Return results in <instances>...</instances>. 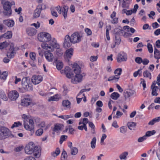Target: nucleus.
<instances>
[{"label":"nucleus","mask_w":160,"mask_h":160,"mask_svg":"<svg viewBox=\"0 0 160 160\" xmlns=\"http://www.w3.org/2000/svg\"><path fill=\"white\" fill-rule=\"evenodd\" d=\"M154 57L158 60L160 58V51L156 48H154Z\"/></svg>","instance_id":"bb28decb"},{"label":"nucleus","mask_w":160,"mask_h":160,"mask_svg":"<svg viewBox=\"0 0 160 160\" xmlns=\"http://www.w3.org/2000/svg\"><path fill=\"white\" fill-rule=\"evenodd\" d=\"M41 8L40 5H39L37 6V8L34 10L33 16L35 18L39 17L40 16L41 12V9L39 8Z\"/></svg>","instance_id":"2eb2a0df"},{"label":"nucleus","mask_w":160,"mask_h":160,"mask_svg":"<svg viewBox=\"0 0 160 160\" xmlns=\"http://www.w3.org/2000/svg\"><path fill=\"white\" fill-rule=\"evenodd\" d=\"M9 137L12 138L14 136L8 128L4 127H0V139L2 140Z\"/></svg>","instance_id":"7ed1b4c3"},{"label":"nucleus","mask_w":160,"mask_h":160,"mask_svg":"<svg viewBox=\"0 0 160 160\" xmlns=\"http://www.w3.org/2000/svg\"><path fill=\"white\" fill-rule=\"evenodd\" d=\"M70 37L72 43L75 44L81 42L82 36L78 32H75L72 34Z\"/></svg>","instance_id":"423d86ee"},{"label":"nucleus","mask_w":160,"mask_h":160,"mask_svg":"<svg viewBox=\"0 0 160 160\" xmlns=\"http://www.w3.org/2000/svg\"><path fill=\"white\" fill-rule=\"evenodd\" d=\"M116 30H117V32L115 33V43L116 44L118 45L120 44L121 42V38L119 34V33H122L124 32V31L122 29H116Z\"/></svg>","instance_id":"1a4fd4ad"},{"label":"nucleus","mask_w":160,"mask_h":160,"mask_svg":"<svg viewBox=\"0 0 160 160\" xmlns=\"http://www.w3.org/2000/svg\"><path fill=\"white\" fill-rule=\"evenodd\" d=\"M38 39L41 42H47L51 40V36L48 33L43 32L38 35Z\"/></svg>","instance_id":"39448f33"},{"label":"nucleus","mask_w":160,"mask_h":160,"mask_svg":"<svg viewBox=\"0 0 160 160\" xmlns=\"http://www.w3.org/2000/svg\"><path fill=\"white\" fill-rule=\"evenodd\" d=\"M55 61L57 62L56 67L57 68L58 70L61 69L63 67V64L62 62H58V59L55 58Z\"/></svg>","instance_id":"f704fd0d"},{"label":"nucleus","mask_w":160,"mask_h":160,"mask_svg":"<svg viewBox=\"0 0 160 160\" xmlns=\"http://www.w3.org/2000/svg\"><path fill=\"white\" fill-rule=\"evenodd\" d=\"M149 61L148 59L146 58H144L143 59H142V63L143 65H146L149 63Z\"/></svg>","instance_id":"774afa93"},{"label":"nucleus","mask_w":160,"mask_h":160,"mask_svg":"<svg viewBox=\"0 0 160 160\" xmlns=\"http://www.w3.org/2000/svg\"><path fill=\"white\" fill-rule=\"evenodd\" d=\"M11 7L10 2H6L3 5L4 10L11 9Z\"/></svg>","instance_id":"ea45409f"},{"label":"nucleus","mask_w":160,"mask_h":160,"mask_svg":"<svg viewBox=\"0 0 160 160\" xmlns=\"http://www.w3.org/2000/svg\"><path fill=\"white\" fill-rule=\"evenodd\" d=\"M151 89H152V96H157L158 95L157 91L159 89L158 87L151 88Z\"/></svg>","instance_id":"c756f323"},{"label":"nucleus","mask_w":160,"mask_h":160,"mask_svg":"<svg viewBox=\"0 0 160 160\" xmlns=\"http://www.w3.org/2000/svg\"><path fill=\"white\" fill-rule=\"evenodd\" d=\"M42 80V77L41 76H33L32 78V81L35 85L38 84Z\"/></svg>","instance_id":"f8f14e48"},{"label":"nucleus","mask_w":160,"mask_h":160,"mask_svg":"<svg viewBox=\"0 0 160 160\" xmlns=\"http://www.w3.org/2000/svg\"><path fill=\"white\" fill-rule=\"evenodd\" d=\"M85 31L88 36L91 35L92 34V32L91 30L88 28L85 29Z\"/></svg>","instance_id":"69168bd1"},{"label":"nucleus","mask_w":160,"mask_h":160,"mask_svg":"<svg viewBox=\"0 0 160 160\" xmlns=\"http://www.w3.org/2000/svg\"><path fill=\"white\" fill-rule=\"evenodd\" d=\"M122 7L123 8H128L129 6L127 5L126 2L123 0L122 3Z\"/></svg>","instance_id":"338daca9"},{"label":"nucleus","mask_w":160,"mask_h":160,"mask_svg":"<svg viewBox=\"0 0 160 160\" xmlns=\"http://www.w3.org/2000/svg\"><path fill=\"white\" fill-rule=\"evenodd\" d=\"M60 151L59 149L58 148H57L54 152H52V155L54 157L57 156L60 154Z\"/></svg>","instance_id":"a18cd8bd"},{"label":"nucleus","mask_w":160,"mask_h":160,"mask_svg":"<svg viewBox=\"0 0 160 160\" xmlns=\"http://www.w3.org/2000/svg\"><path fill=\"white\" fill-rule=\"evenodd\" d=\"M25 153L30 154L33 153L34 156L36 158H39L41 155V150L36 146L32 142H30L25 148Z\"/></svg>","instance_id":"f257e3e1"},{"label":"nucleus","mask_w":160,"mask_h":160,"mask_svg":"<svg viewBox=\"0 0 160 160\" xmlns=\"http://www.w3.org/2000/svg\"><path fill=\"white\" fill-rule=\"evenodd\" d=\"M19 93L16 90L10 91L8 94V98L11 101H15L18 97Z\"/></svg>","instance_id":"0eeeda50"},{"label":"nucleus","mask_w":160,"mask_h":160,"mask_svg":"<svg viewBox=\"0 0 160 160\" xmlns=\"http://www.w3.org/2000/svg\"><path fill=\"white\" fill-rule=\"evenodd\" d=\"M142 69H139L137 71L133 73V76L134 77H136L138 75H139V76H141L142 75Z\"/></svg>","instance_id":"79ce46f5"},{"label":"nucleus","mask_w":160,"mask_h":160,"mask_svg":"<svg viewBox=\"0 0 160 160\" xmlns=\"http://www.w3.org/2000/svg\"><path fill=\"white\" fill-rule=\"evenodd\" d=\"M22 88L27 91H32L33 87L31 83L30 78L28 77L23 78L22 80Z\"/></svg>","instance_id":"20e7f679"},{"label":"nucleus","mask_w":160,"mask_h":160,"mask_svg":"<svg viewBox=\"0 0 160 160\" xmlns=\"http://www.w3.org/2000/svg\"><path fill=\"white\" fill-rule=\"evenodd\" d=\"M15 48L14 47V45L12 43L10 45L9 50L7 52V56L9 58H13L16 53Z\"/></svg>","instance_id":"9d476101"},{"label":"nucleus","mask_w":160,"mask_h":160,"mask_svg":"<svg viewBox=\"0 0 160 160\" xmlns=\"http://www.w3.org/2000/svg\"><path fill=\"white\" fill-rule=\"evenodd\" d=\"M21 123L19 122H15L12 125L11 128L12 129L15 127H17L19 126H21Z\"/></svg>","instance_id":"6e6d98bb"},{"label":"nucleus","mask_w":160,"mask_h":160,"mask_svg":"<svg viewBox=\"0 0 160 160\" xmlns=\"http://www.w3.org/2000/svg\"><path fill=\"white\" fill-rule=\"evenodd\" d=\"M106 137L107 136L105 134H102L101 139V144H104V141L106 138Z\"/></svg>","instance_id":"0e129e2a"},{"label":"nucleus","mask_w":160,"mask_h":160,"mask_svg":"<svg viewBox=\"0 0 160 160\" xmlns=\"http://www.w3.org/2000/svg\"><path fill=\"white\" fill-rule=\"evenodd\" d=\"M122 69L121 68H118L114 72V73L116 76H118L120 77V75L121 74Z\"/></svg>","instance_id":"c03bdc74"},{"label":"nucleus","mask_w":160,"mask_h":160,"mask_svg":"<svg viewBox=\"0 0 160 160\" xmlns=\"http://www.w3.org/2000/svg\"><path fill=\"white\" fill-rule=\"evenodd\" d=\"M0 98L5 101H7L8 99L5 93L3 91H0Z\"/></svg>","instance_id":"e433bc0d"},{"label":"nucleus","mask_w":160,"mask_h":160,"mask_svg":"<svg viewBox=\"0 0 160 160\" xmlns=\"http://www.w3.org/2000/svg\"><path fill=\"white\" fill-rule=\"evenodd\" d=\"M135 61L138 64H140L142 62V59L140 57H137L135 59Z\"/></svg>","instance_id":"e2e57ef3"},{"label":"nucleus","mask_w":160,"mask_h":160,"mask_svg":"<svg viewBox=\"0 0 160 160\" xmlns=\"http://www.w3.org/2000/svg\"><path fill=\"white\" fill-rule=\"evenodd\" d=\"M147 48L150 53H152L153 52V49L152 45L150 43H148Z\"/></svg>","instance_id":"864d4df0"},{"label":"nucleus","mask_w":160,"mask_h":160,"mask_svg":"<svg viewBox=\"0 0 160 160\" xmlns=\"http://www.w3.org/2000/svg\"><path fill=\"white\" fill-rule=\"evenodd\" d=\"M24 128L26 130L30 131L32 134L34 133V130L32 126L30 125H29L28 123H26L25 121H24Z\"/></svg>","instance_id":"aec40b11"},{"label":"nucleus","mask_w":160,"mask_h":160,"mask_svg":"<svg viewBox=\"0 0 160 160\" xmlns=\"http://www.w3.org/2000/svg\"><path fill=\"white\" fill-rule=\"evenodd\" d=\"M53 98L54 101H58L60 98H61V96L60 94H56L54 96H52Z\"/></svg>","instance_id":"5fc2aeb1"},{"label":"nucleus","mask_w":160,"mask_h":160,"mask_svg":"<svg viewBox=\"0 0 160 160\" xmlns=\"http://www.w3.org/2000/svg\"><path fill=\"white\" fill-rule=\"evenodd\" d=\"M128 155V152H125L122 153L119 155V158L121 160H125L126 159L127 156Z\"/></svg>","instance_id":"473e14b6"},{"label":"nucleus","mask_w":160,"mask_h":160,"mask_svg":"<svg viewBox=\"0 0 160 160\" xmlns=\"http://www.w3.org/2000/svg\"><path fill=\"white\" fill-rule=\"evenodd\" d=\"M78 152V149L75 147L72 148H71V153L72 155H76Z\"/></svg>","instance_id":"37998d69"},{"label":"nucleus","mask_w":160,"mask_h":160,"mask_svg":"<svg viewBox=\"0 0 160 160\" xmlns=\"http://www.w3.org/2000/svg\"><path fill=\"white\" fill-rule=\"evenodd\" d=\"M41 47L44 49H47L48 50H50V49H52V47L50 46H49L48 45L45 43H42L41 44Z\"/></svg>","instance_id":"c9c22d12"},{"label":"nucleus","mask_w":160,"mask_h":160,"mask_svg":"<svg viewBox=\"0 0 160 160\" xmlns=\"http://www.w3.org/2000/svg\"><path fill=\"white\" fill-rule=\"evenodd\" d=\"M3 23L9 27H12L14 25V21L12 20H5L3 21Z\"/></svg>","instance_id":"f3484780"},{"label":"nucleus","mask_w":160,"mask_h":160,"mask_svg":"<svg viewBox=\"0 0 160 160\" xmlns=\"http://www.w3.org/2000/svg\"><path fill=\"white\" fill-rule=\"evenodd\" d=\"M31 101L29 97H25L21 100V105L25 107H27L31 103Z\"/></svg>","instance_id":"9b49d317"},{"label":"nucleus","mask_w":160,"mask_h":160,"mask_svg":"<svg viewBox=\"0 0 160 160\" xmlns=\"http://www.w3.org/2000/svg\"><path fill=\"white\" fill-rule=\"evenodd\" d=\"M50 44L51 46L54 48H58L59 46L57 43V41L55 38H53L50 41Z\"/></svg>","instance_id":"393cba45"},{"label":"nucleus","mask_w":160,"mask_h":160,"mask_svg":"<svg viewBox=\"0 0 160 160\" xmlns=\"http://www.w3.org/2000/svg\"><path fill=\"white\" fill-rule=\"evenodd\" d=\"M50 91V92H48V96L55 93L57 91V89L54 88H52L51 89Z\"/></svg>","instance_id":"13d9d810"},{"label":"nucleus","mask_w":160,"mask_h":160,"mask_svg":"<svg viewBox=\"0 0 160 160\" xmlns=\"http://www.w3.org/2000/svg\"><path fill=\"white\" fill-rule=\"evenodd\" d=\"M72 43L71 37L68 35H66L64 38L63 47L65 48L69 47L72 45Z\"/></svg>","instance_id":"6e6552de"},{"label":"nucleus","mask_w":160,"mask_h":160,"mask_svg":"<svg viewBox=\"0 0 160 160\" xmlns=\"http://www.w3.org/2000/svg\"><path fill=\"white\" fill-rule=\"evenodd\" d=\"M62 125L60 124H56L55 125L54 128L53 129V131L57 132L61 130Z\"/></svg>","instance_id":"a878e982"},{"label":"nucleus","mask_w":160,"mask_h":160,"mask_svg":"<svg viewBox=\"0 0 160 160\" xmlns=\"http://www.w3.org/2000/svg\"><path fill=\"white\" fill-rule=\"evenodd\" d=\"M123 115V113L119 111H117L116 115L113 117V118H119Z\"/></svg>","instance_id":"de8ad7c7"},{"label":"nucleus","mask_w":160,"mask_h":160,"mask_svg":"<svg viewBox=\"0 0 160 160\" xmlns=\"http://www.w3.org/2000/svg\"><path fill=\"white\" fill-rule=\"evenodd\" d=\"M73 71L76 75L75 77L71 79V81L74 83L79 82L82 81L83 77L85 75L84 74L83 75L81 74L80 68L77 63L73 64Z\"/></svg>","instance_id":"f03ea898"},{"label":"nucleus","mask_w":160,"mask_h":160,"mask_svg":"<svg viewBox=\"0 0 160 160\" xmlns=\"http://www.w3.org/2000/svg\"><path fill=\"white\" fill-rule=\"evenodd\" d=\"M91 89L90 88H89L88 89H86L84 88L82 89L79 92V93L78 95V97H79L80 96L82 95V94L86 92H88Z\"/></svg>","instance_id":"603ef678"},{"label":"nucleus","mask_w":160,"mask_h":160,"mask_svg":"<svg viewBox=\"0 0 160 160\" xmlns=\"http://www.w3.org/2000/svg\"><path fill=\"white\" fill-rule=\"evenodd\" d=\"M68 7L67 5H64L62 8V13L64 19H66L68 17Z\"/></svg>","instance_id":"4468645a"},{"label":"nucleus","mask_w":160,"mask_h":160,"mask_svg":"<svg viewBox=\"0 0 160 160\" xmlns=\"http://www.w3.org/2000/svg\"><path fill=\"white\" fill-rule=\"evenodd\" d=\"M30 58L32 60L34 61L36 59V54L34 52H31L30 53Z\"/></svg>","instance_id":"680f3d73"},{"label":"nucleus","mask_w":160,"mask_h":160,"mask_svg":"<svg viewBox=\"0 0 160 160\" xmlns=\"http://www.w3.org/2000/svg\"><path fill=\"white\" fill-rule=\"evenodd\" d=\"M43 132V129L42 128H39L35 132V134L37 136H41Z\"/></svg>","instance_id":"09e8293b"},{"label":"nucleus","mask_w":160,"mask_h":160,"mask_svg":"<svg viewBox=\"0 0 160 160\" xmlns=\"http://www.w3.org/2000/svg\"><path fill=\"white\" fill-rule=\"evenodd\" d=\"M12 36V33L11 31H8L6 33L0 36V39L4 38H10Z\"/></svg>","instance_id":"412c9836"},{"label":"nucleus","mask_w":160,"mask_h":160,"mask_svg":"<svg viewBox=\"0 0 160 160\" xmlns=\"http://www.w3.org/2000/svg\"><path fill=\"white\" fill-rule=\"evenodd\" d=\"M135 93V92L132 90H130L129 91L126 92L124 94V97L125 99L129 98L130 96L134 95Z\"/></svg>","instance_id":"b1692460"},{"label":"nucleus","mask_w":160,"mask_h":160,"mask_svg":"<svg viewBox=\"0 0 160 160\" xmlns=\"http://www.w3.org/2000/svg\"><path fill=\"white\" fill-rule=\"evenodd\" d=\"M35 121L37 125L42 128H43L45 126V122L44 121H42L40 123H39V119L36 118L35 119Z\"/></svg>","instance_id":"cd10ccee"},{"label":"nucleus","mask_w":160,"mask_h":160,"mask_svg":"<svg viewBox=\"0 0 160 160\" xmlns=\"http://www.w3.org/2000/svg\"><path fill=\"white\" fill-rule=\"evenodd\" d=\"M156 133V131L154 130H153L151 131H147L146 133L145 136L147 137H149L151 135H152Z\"/></svg>","instance_id":"3c124183"},{"label":"nucleus","mask_w":160,"mask_h":160,"mask_svg":"<svg viewBox=\"0 0 160 160\" xmlns=\"http://www.w3.org/2000/svg\"><path fill=\"white\" fill-rule=\"evenodd\" d=\"M40 23L39 22H37L36 23L32 24L31 25L34 26L36 29H38L40 27Z\"/></svg>","instance_id":"052dcab7"},{"label":"nucleus","mask_w":160,"mask_h":160,"mask_svg":"<svg viewBox=\"0 0 160 160\" xmlns=\"http://www.w3.org/2000/svg\"><path fill=\"white\" fill-rule=\"evenodd\" d=\"M44 56L48 62H52L54 59L53 54L50 52L48 51H46L44 52Z\"/></svg>","instance_id":"ddd939ff"},{"label":"nucleus","mask_w":160,"mask_h":160,"mask_svg":"<svg viewBox=\"0 0 160 160\" xmlns=\"http://www.w3.org/2000/svg\"><path fill=\"white\" fill-rule=\"evenodd\" d=\"M117 59L118 62H121L123 61H126L127 60V57L126 56L118 54L117 56Z\"/></svg>","instance_id":"a211bd4d"},{"label":"nucleus","mask_w":160,"mask_h":160,"mask_svg":"<svg viewBox=\"0 0 160 160\" xmlns=\"http://www.w3.org/2000/svg\"><path fill=\"white\" fill-rule=\"evenodd\" d=\"M119 94L118 93L114 92L111 94V98L113 99L117 100L119 97Z\"/></svg>","instance_id":"4c0bfd02"},{"label":"nucleus","mask_w":160,"mask_h":160,"mask_svg":"<svg viewBox=\"0 0 160 160\" xmlns=\"http://www.w3.org/2000/svg\"><path fill=\"white\" fill-rule=\"evenodd\" d=\"M119 78L120 77H118V76H117L116 75L115 76H112L108 78V80L109 81H114V82H116L118 80Z\"/></svg>","instance_id":"7c9ffc66"},{"label":"nucleus","mask_w":160,"mask_h":160,"mask_svg":"<svg viewBox=\"0 0 160 160\" xmlns=\"http://www.w3.org/2000/svg\"><path fill=\"white\" fill-rule=\"evenodd\" d=\"M26 32L28 35L32 36L36 34L37 30L36 29L32 28H29L26 29Z\"/></svg>","instance_id":"dca6fc26"},{"label":"nucleus","mask_w":160,"mask_h":160,"mask_svg":"<svg viewBox=\"0 0 160 160\" xmlns=\"http://www.w3.org/2000/svg\"><path fill=\"white\" fill-rule=\"evenodd\" d=\"M8 45V44L7 42H4L0 43V49H2L6 48Z\"/></svg>","instance_id":"a19ab883"},{"label":"nucleus","mask_w":160,"mask_h":160,"mask_svg":"<svg viewBox=\"0 0 160 160\" xmlns=\"http://www.w3.org/2000/svg\"><path fill=\"white\" fill-rule=\"evenodd\" d=\"M68 136L66 135H62L61 136L60 139L59 141L60 143L62 144L63 142L67 138Z\"/></svg>","instance_id":"4d7b16f0"},{"label":"nucleus","mask_w":160,"mask_h":160,"mask_svg":"<svg viewBox=\"0 0 160 160\" xmlns=\"http://www.w3.org/2000/svg\"><path fill=\"white\" fill-rule=\"evenodd\" d=\"M160 120V117H158L155 118L151 121H150L148 124L149 125H153L155 123L158 122Z\"/></svg>","instance_id":"72a5a7b5"},{"label":"nucleus","mask_w":160,"mask_h":160,"mask_svg":"<svg viewBox=\"0 0 160 160\" xmlns=\"http://www.w3.org/2000/svg\"><path fill=\"white\" fill-rule=\"evenodd\" d=\"M73 49L71 48L66 50V57L68 58H70L73 55Z\"/></svg>","instance_id":"4be33fe9"},{"label":"nucleus","mask_w":160,"mask_h":160,"mask_svg":"<svg viewBox=\"0 0 160 160\" xmlns=\"http://www.w3.org/2000/svg\"><path fill=\"white\" fill-rule=\"evenodd\" d=\"M96 138L95 137H93L92 138V140L91 141L90 143L91 148H92L93 149L95 148L96 147Z\"/></svg>","instance_id":"58836bf2"},{"label":"nucleus","mask_w":160,"mask_h":160,"mask_svg":"<svg viewBox=\"0 0 160 160\" xmlns=\"http://www.w3.org/2000/svg\"><path fill=\"white\" fill-rule=\"evenodd\" d=\"M57 48V49L56 51V55L58 56L59 57H60L62 55L63 53V52L62 50L61 49L59 48V47Z\"/></svg>","instance_id":"49530a36"},{"label":"nucleus","mask_w":160,"mask_h":160,"mask_svg":"<svg viewBox=\"0 0 160 160\" xmlns=\"http://www.w3.org/2000/svg\"><path fill=\"white\" fill-rule=\"evenodd\" d=\"M120 132L123 134L125 133L127 131V128L126 127L123 126L120 128Z\"/></svg>","instance_id":"8fccbe9b"},{"label":"nucleus","mask_w":160,"mask_h":160,"mask_svg":"<svg viewBox=\"0 0 160 160\" xmlns=\"http://www.w3.org/2000/svg\"><path fill=\"white\" fill-rule=\"evenodd\" d=\"M12 13L11 10H4V13L5 15L9 16H10Z\"/></svg>","instance_id":"bf43d9fd"},{"label":"nucleus","mask_w":160,"mask_h":160,"mask_svg":"<svg viewBox=\"0 0 160 160\" xmlns=\"http://www.w3.org/2000/svg\"><path fill=\"white\" fill-rule=\"evenodd\" d=\"M62 105L63 107L66 108L70 109L71 108V102L68 100H63L62 102Z\"/></svg>","instance_id":"6ab92c4d"},{"label":"nucleus","mask_w":160,"mask_h":160,"mask_svg":"<svg viewBox=\"0 0 160 160\" xmlns=\"http://www.w3.org/2000/svg\"><path fill=\"white\" fill-rule=\"evenodd\" d=\"M65 69L67 77L68 78H72L73 76V74L70 71V68L69 67H66Z\"/></svg>","instance_id":"5701e85b"},{"label":"nucleus","mask_w":160,"mask_h":160,"mask_svg":"<svg viewBox=\"0 0 160 160\" xmlns=\"http://www.w3.org/2000/svg\"><path fill=\"white\" fill-rule=\"evenodd\" d=\"M128 128L131 130L133 129L136 125V123L133 122H128L127 124Z\"/></svg>","instance_id":"2f4dec72"},{"label":"nucleus","mask_w":160,"mask_h":160,"mask_svg":"<svg viewBox=\"0 0 160 160\" xmlns=\"http://www.w3.org/2000/svg\"><path fill=\"white\" fill-rule=\"evenodd\" d=\"M143 76L145 78H148L149 79L152 78L151 74L148 70H146L143 72Z\"/></svg>","instance_id":"c85d7f7f"}]
</instances>
